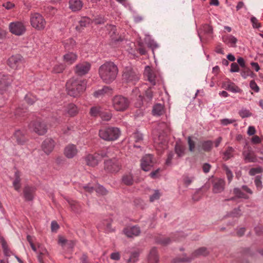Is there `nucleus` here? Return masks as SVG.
Masks as SVG:
<instances>
[{
    "mask_svg": "<svg viewBox=\"0 0 263 263\" xmlns=\"http://www.w3.org/2000/svg\"><path fill=\"white\" fill-rule=\"evenodd\" d=\"M65 66L63 64H59L55 65L53 69H52V72L55 73H59L61 72H62L63 70L65 69Z\"/></svg>",
    "mask_w": 263,
    "mask_h": 263,
    "instance_id": "nucleus-48",
    "label": "nucleus"
},
{
    "mask_svg": "<svg viewBox=\"0 0 263 263\" xmlns=\"http://www.w3.org/2000/svg\"><path fill=\"white\" fill-rule=\"evenodd\" d=\"M95 190L97 193L102 195H105L107 193V191L103 186L100 185L96 186Z\"/></svg>",
    "mask_w": 263,
    "mask_h": 263,
    "instance_id": "nucleus-53",
    "label": "nucleus"
},
{
    "mask_svg": "<svg viewBox=\"0 0 263 263\" xmlns=\"http://www.w3.org/2000/svg\"><path fill=\"white\" fill-rule=\"evenodd\" d=\"M226 89L233 92H239L241 91V89L232 82H229L228 84Z\"/></svg>",
    "mask_w": 263,
    "mask_h": 263,
    "instance_id": "nucleus-45",
    "label": "nucleus"
},
{
    "mask_svg": "<svg viewBox=\"0 0 263 263\" xmlns=\"http://www.w3.org/2000/svg\"><path fill=\"white\" fill-rule=\"evenodd\" d=\"M86 86L85 80L71 78L66 83L67 93L73 97H79L85 90Z\"/></svg>",
    "mask_w": 263,
    "mask_h": 263,
    "instance_id": "nucleus-2",
    "label": "nucleus"
},
{
    "mask_svg": "<svg viewBox=\"0 0 263 263\" xmlns=\"http://www.w3.org/2000/svg\"><path fill=\"white\" fill-rule=\"evenodd\" d=\"M28 126L31 131L40 136L45 135L47 132L46 123L40 119L31 121Z\"/></svg>",
    "mask_w": 263,
    "mask_h": 263,
    "instance_id": "nucleus-5",
    "label": "nucleus"
},
{
    "mask_svg": "<svg viewBox=\"0 0 263 263\" xmlns=\"http://www.w3.org/2000/svg\"><path fill=\"white\" fill-rule=\"evenodd\" d=\"M122 183L126 185H132L134 183L133 175L130 173L124 174L122 177Z\"/></svg>",
    "mask_w": 263,
    "mask_h": 263,
    "instance_id": "nucleus-31",
    "label": "nucleus"
},
{
    "mask_svg": "<svg viewBox=\"0 0 263 263\" xmlns=\"http://www.w3.org/2000/svg\"><path fill=\"white\" fill-rule=\"evenodd\" d=\"M14 137L15 138L17 143L21 145L24 144L27 140L24 133L20 130H16L15 132Z\"/></svg>",
    "mask_w": 263,
    "mask_h": 263,
    "instance_id": "nucleus-30",
    "label": "nucleus"
},
{
    "mask_svg": "<svg viewBox=\"0 0 263 263\" xmlns=\"http://www.w3.org/2000/svg\"><path fill=\"white\" fill-rule=\"evenodd\" d=\"M106 223V227L104 228L103 230L106 231L107 232H111L113 231L114 229L111 227V221L110 219H105L103 220V224Z\"/></svg>",
    "mask_w": 263,
    "mask_h": 263,
    "instance_id": "nucleus-52",
    "label": "nucleus"
},
{
    "mask_svg": "<svg viewBox=\"0 0 263 263\" xmlns=\"http://www.w3.org/2000/svg\"><path fill=\"white\" fill-rule=\"evenodd\" d=\"M213 143L211 140H207L200 142V146L205 152H209L211 150Z\"/></svg>",
    "mask_w": 263,
    "mask_h": 263,
    "instance_id": "nucleus-36",
    "label": "nucleus"
},
{
    "mask_svg": "<svg viewBox=\"0 0 263 263\" xmlns=\"http://www.w3.org/2000/svg\"><path fill=\"white\" fill-rule=\"evenodd\" d=\"M154 164V157L151 154L145 155L141 160V168L146 172L149 171Z\"/></svg>",
    "mask_w": 263,
    "mask_h": 263,
    "instance_id": "nucleus-12",
    "label": "nucleus"
},
{
    "mask_svg": "<svg viewBox=\"0 0 263 263\" xmlns=\"http://www.w3.org/2000/svg\"><path fill=\"white\" fill-rule=\"evenodd\" d=\"M54 145L55 142L53 139L47 138L43 141L42 147L44 152L48 155L53 149Z\"/></svg>",
    "mask_w": 263,
    "mask_h": 263,
    "instance_id": "nucleus-17",
    "label": "nucleus"
},
{
    "mask_svg": "<svg viewBox=\"0 0 263 263\" xmlns=\"http://www.w3.org/2000/svg\"><path fill=\"white\" fill-rule=\"evenodd\" d=\"M34 187L29 186H25L23 190V193L25 200L27 201H32L34 198Z\"/></svg>",
    "mask_w": 263,
    "mask_h": 263,
    "instance_id": "nucleus-24",
    "label": "nucleus"
},
{
    "mask_svg": "<svg viewBox=\"0 0 263 263\" xmlns=\"http://www.w3.org/2000/svg\"><path fill=\"white\" fill-rule=\"evenodd\" d=\"M99 135L100 137L108 141L117 140L120 135V130L117 127H109L100 129Z\"/></svg>",
    "mask_w": 263,
    "mask_h": 263,
    "instance_id": "nucleus-3",
    "label": "nucleus"
},
{
    "mask_svg": "<svg viewBox=\"0 0 263 263\" xmlns=\"http://www.w3.org/2000/svg\"><path fill=\"white\" fill-rule=\"evenodd\" d=\"M100 117L103 120L108 121L111 119L112 114L110 111H104L102 110Z\"/></svg>",
    "mask_w": 263,
    "mask_h": 263,
    "instance_id": "nucleus-49",
    "label": "nucleus"
},
{
    "mask_svg": "<svg viewBox=\"0 0 263 263\" xmlns=\"http://www.w3.org/2000/svg\"><path fill=\"white\" fill-rule=\"evenodd\" d=\"M139 257V253L137 252H134L132 253L130 258L128 260V263H135L136 262Z\"/></svg>",
    "mask_w": 263,
    "mask_h": 263,
    "instance_id": "nucleus-54",
    "label": "nucleus"
},
{
    "mask_svg": "<svg viewBox=\"0 0 263 263\" xmlns=\"http://www.w3.org/2000/svg\"><path fill=\"white\" fill-rule=\"evenodd\" d=\"M2 6L4 7H5L6 9L10 10L14 7L15 5L10 2H7L6 3H3Z\"/></svg>",
    "mask_w": 263,
    "mask_h": 263,
    "instance_id": "nucleus-64",
    "label": "nucleus"
},
{
    "mask_svg": "<svg viewBox=\"0 0 263 263\" xmlns=\"http://www.w3.org/2000/svg\"><path fill=\"white\" fill-rule=\"evenodd\" d=\"M21 173L18 171H16L14 173V180L13 181V186L15 190L17 192L20 191L21 187Z\"/></svg>",
    "mask_w": 263,
    "mask_h": 263,
    "instance_id": "nucleus-25",
    "label": "nucleus"
},
{
    "mask_svg": "<svg viewBox=\"0 0 263 263\" xmlns=\"http://www.w3.org/2000/svg\"><path fill=\"white\" fill-rule=\"evenodd\" d=\"M123 79L127 82L135 83L138 81L139 74L131 67H126L123 71Z\"/></svg>",
    "mask_w": 263,
    "mask_h": 263,
    "instance_id": "nucleus-9",
    "label": "nucleus"
},
{
    "mask_svg": "<svg viewBox=\"0 0 263 263\" xmlns=\"http://www.w3.org/2000/svg\"><path fill=\"white\" fill-rule=\"evenodd\" d=\"M91 65L87 62L80 63L76 65L74 72L78 76H83L88 73L90 70Z\"/></svg>",
    "mask_w": 263,
    "mask_h": 263,
    "instance_id": "nucleus-13",
    "label": "nucleus"
},
{
    "mask_svg": "<svg viewBox=\"0 0 263 263\" xmlns=\"http://www.w3.org/2000/svg\"><path fill=\"white\" fill-rule=\"evenodd\" d=\"M262 172V168L260 166H259L257 167L251 168L249 172V174L250 176H254L256 174L261 173Z\"/></svg>",
    "mask_w": 263,
    "mask_h": 263,
    "instance_id": "nucleus-51",
    "label": "nucleus"
},
{
    "mask_svg": "<svg viewBox=\"0 0 263 263\" xmlns=\"http://www.w3.org/2000/svg\"><path fill=\"white\" fill-rule=\"evenodd\" d=\"M171 239L168 237L161 238L157 240V242L162 245H167L171 242Z\"/></svg>",
    "mask_w": 263,
    "mask_h": 263,
    "instance_id": "nucleus-59",
    "label": "nucleus"
},
{
    "mask_svg": "<svg viewBox=\"0 0 263 263\" xmlns=\"http://www.w3.org/2000/svg\"><path fill=\"white\" fill-rule=\"evenodd\" d=\"M112 158L105 160L104 162V170L108 173H117L121 168V163L119 159L112 157Z\"/></svg>",
    "mask_w": 263,
    "mask_h": 263,
    "instance_id": "nucleus-6",
    "label": "nucleus"
},
{
    "mask_svg": "<svg viewBox=\"0 0 263 263\" xmlns=\"http://www.w3.org/2000/svg\"><path fill=\"white\" fill-rule=\"evenodd\" d=\"M118 73V68L112 62H106L99 68V76L102 81L106 84L113 82Z\"/></svg>",
    "mask_w": 263,
    "mask_h": 263,
    "instance_id": "nucleus-1",
    "label": "nucleus"
},
{
    "mask_svg": "<svg viewBox=\"0 0 263 263\" xmlns=\"http://www.w3.org/2000/svg\"><path fill=\"white\" fill-rule=\"evenodd\" d=\"M68 202L72 211L76 213H79L81 211V206L78 202L75 201L70 200H68Z\"/></svg>",
    "mask_w": 263,
    "mask_h": 263,
    "instance_id": "nucleus-44",
    "label": "nucleus"
},
{
    "mask_svg": "<svg viewBox=\"0 0 263 263\" xmlns=\"http://www.w3.org/2000/svg\"><path fill=\"white\" fill-rule=\"evenodd\" d=\"M25 100L28 104L31 105L36 100V99L34 96L28 94L25 96Z\"/></svg>",
    "mask_w": 263,
    "mask_h": 263,
    "instance_id": "nucleus-55",
    "label": "nucleus"
},
{
    "mask_svg": "<svg viewBox=\"0 0 263 263\" xmlns=\"http://www.w3.org/2000/svg\"><path fill=\"white\" fill-rule=\"evenodd\" d=\"M109 90H110L109 87L104 86L103 88L94 92L93 95L95 97L98 98L103 95L104 93H107Z\"/></svg>",
    "mask_w": 263,
    "mask_h": 263,
    "instance_id": "nucleus-47",
    "label": "nucleus"
},
{
    "mask_svg": "<svg viewBox=\"0 0 263 263\" xmlns=\"http://www.w3.org/2000/svg\"><path fill=\"white\" fill-rule=\"evenodd\" d=\"M175 151L178 157H181L184 155L185 147L180 144L176 143L175 146Z\"/></svg>",
    "mask_w": 263,
    "mask_h": 263,
    "instance_id": "nucleus-39",
    "label": "nucleus"
},
{
    "mask_svg": "<svg viewBox=\"0 0 263 263\" xmlns=\"http://www.w3.org/2000/svg\"><path fill=\"white\" fill-rule=\"evenodd\" d=\"M133 138H134L136 143L140 142L143 140V135L139 132L134 133L133 134Z\"/></svg>",
    "mask_w": 263,
    "mask_h": 263,
    "instance_id": "nucleus-50",
    "label": "nucleus"
},
{
    "mask_svg": "<svg viewBox=\"0 0 263 263\" xmlns=\"http://www.w3.org/2000/svg\"><path fill=\"white\" fill-rule=\"evenodd\" d=\"M10 32L16 35L20 36L24 34L26 29L24 24L22 22H13L9 25Z\"/></svg>",
    "mask_w": 263,
    "mask_h": 263,
    "instance_id": "nucleus-8",
    "label": "nucleus"
},
{
    "mask_svg": "<svg viewBox=\"0 0 263 263\" xmlns=\"http://www.w3.org/2000/svg\"><path fill=\"white\" fill-rule=\"evenodd\" d=\"M209 254V252L207 249L205 247H201L196 250H195L191 255V257L193 258V260L196 257L200 256H206Z\"/></svg>",
    "mask_w": 263,
    "mask_h": 263,
    "instance_id": "nucleus-29",
    "label": "nucleus"
},
{
    "mask_svg": "<svg viewBox=\"0 0 263 263\" xmlns=\"http://www.w3.org/2000/svg\"><path fill=\"white\" fill-rule=\"evenodd\" d=\"M107 27V29L110 30L109 33L112 42L116 43L122 41V39L120 36L118 37L116 34V27L115 26L108 25Z\"/></svg>",
    "mask_w": 263,
    "mask_h": 263,
    "instance_id": "nucleus-27",
    "label": "nucleus"
},
{
    "mask_svg": "<svg viewBox=\"0 0 263 263\" xmlns=\"http://www.w3.org/2000/svg\"><path fill=\"white\" fill-rule=\"evenodd\" d=\"M234 152V149L231 146H228L226 150V151L223 153V159L225 160H228L230 158L233 157V152Z\"/></svg>",
    "mask_w": 263,
    "mask_h": 263,
    "instance_id": "nucleus-41",
    "label": "nucleus"
},
{
    "mask_svg": "<svg viewBox=\"0 0 263 263\" xmlns=\"http://www.w3.org/2000/svg\"><path fill=\"white\" fill-rule=\"evenodd\" d=\"M96 153L86 155L84 158L86 164L92 167L97 165L100 161Z\"/></svg>",
    "mask_w": 263,
    "mask_h": 263,
    "instance_id": "nucleus-20",
    "label": "nucleus"
},
{
    "mask_svg": "<svg viewBox=\"0 0 263 263\" xmlns=\"http://www.w3.org/2000/svg\"><path fill=\"white\" fill-rule=\"evenodd\" d=\"M1 242L2 243V247L3 249L4 255L6 256H10L12 253L9 249L6 241L3 237L1 238Z\"/></svg>",
    "mask_w": 263,
    "mask_h": 263,
    "instance_id": "nucleus-35",
    "label": "nucleus"
},
{
    "mask_svg": "<svg viewBox=\"0 0 263 263\" xmlns=\"http://www.w3.org/2000/svg\"><path fill=\"white\" fill-rule=\"evenodd\" d=\"M240 74L244 79H246L248 77L250 76L251 78H254L255 74L250 70L248 67H245L242 68Z\"/></svg>",
    "mask_w": 263,
    "mask_h": 263,
    "instance_id": "nucleus-37",
    "label": "nucleus"
},
{
    "mask_svg": "<svg viewBox=\"0 0 263 263\" xmlns=\"http://www.w3.org/2000/svg\"><path fill=\"white\" fill-rule=\"evenodd\" d=\"M225 181L222 179H216L213 181V192L214 193H219L224 189Z\"/></svg>",
    "mask_w": 263,
    "mask_h": 263,
    "instance_id": "nucleus-15",
    "label": "nucleus"
},
{
    "mask_svg": "<svg viewBox=\"0 0 263 263\" xmlns=\"http://www.w3.org/2000/svg\"><path fill=\"white\" fill-rule=\"evenodd\" d=\"M124 234L128 237H134L139 235L141 233L140 228L137 226L128 227L124 229Z\"/></svg>",
    "mask_w": 263,
    "mask_h": 263,
    "instance_id": "nucleus-16",
    "label": "nucleus"
},
{
    "mask_svg": "<svg viewBox=\"0 0 263 263\" xmlns=\"http://www.w3.org/2000/svg\"><path fill=\"white\" fill-rule=\"evenodd\" d=\"M239 115L242 118L250 117L252 114L247 109H242L239 111Z\"/></svg>",
    "mask_w": 263,
    "mask_h": 263,
    "instance_id": "nucleus-56",
    "label": "nucleus"
},
{
    "mask_svg": "<svg viewBox=\"0 0 263 263\" xmlns=\"http://www.w3.org/2000/svg\"><path fill=\"white\" fill-rule=\"evenodd\" d=\"M102 108L99 106L92 107L89 111V114L91 117H97L99 116L100 117Z\"/></svg>",
    "mask_w": 263,
    "mask_h": 263,
    "instance_id": "nucleus-40",
    "label": "nucleus"
},
{
    "mask_svg": "<svg viewBox=\"0 0 263 263\" xmlns=\"http://www.w3.org/2000/svg\"><path fill=\"white\" fill-rule=\"evenodd\" d=\"M242 155L246 162H254L257 160L254 153L250 147H248L247 149L243 151Z\"/></svg>",
    "mask_w": 263,
    "mask_h": 263,
    "instance_id": "nucleus-19",
    "label": "nucleus"
},
{
    "mask_svg": "<svg viewBox=\"0 0 263 263\" xmlns=\"http://www.w3.org/2000/svg\"><path fill=\"white\" fill-rule=\"evenodd\" d=\"M250 87L252 90H254L256 92H258L259 91V87L257 85L254 80H251L250 81Z\"/></svg>",
    "mask_w": 263,
    "mask_h": 263,
    "instance_id": "nucleus-57",
    "label": "nucleus"
},
{
    "mask_svg": "<svg viewBox=\"0 0 263 263\" xmlns=\"http://www.w3.org/2000/svg\"><path fill=\"white\" fill-rule=\"evenodd\" d=\"M222 41L226 44H230L231 47H235L237 39L232 35H227L222 36Z\"/></svg>",
    "mask_w": 263,
    "mask_h": 263,
    "instance_id": "nucleus-28",
    "label": "nucleus"
},
{
    "mask_svg": "<svg viewBox=\"0 0 263 263\" xmlns=\"http://www.w3.org/2000/svg\"><path fill=\"white\" fill-rule=\"evenodd\" d=\"M69 5L72 11H78L82 9L83 3L81 0H70Z\"/></svg>",
    "mask_w": 263,
    "mask_h": 263,
    "instance_id": "nucleus-26",
    "label": "nucleus"
},
{
    "mask_svg": "<svg viewBox=\"0 0 263 263\" xmlns=\"http://www.w3.org/2000/svg\"><path fill=\"white\" fill-rule=\"evenodd\" d=\"M160 194L158 190H156L154 193L151 195L149 197V200L151 202H153L155 200H157L160 198Z\"/></svg>",
    "mask_w": 263,
    "mask_h": 263,
    "instance_id": "nucleus-60",
    "label": "nucleus"
},
{
    "mask_svg": "<svg viewBox=\"0 0 263 263\" xmlns=\"http://www.w3.org/2000/svg\"><path fill=\"white\" fill-rule=\"evenodd\" d=\"M187 142L189 146V151L191 152H194L195 147V144L194 141L192 140L191 137H188Z\"/></svg>",
    "mask_w": 263,
    "mask_h": 263,
    "instance_id": "nucleus-58",
    "label": "nucleus"
},
{
    "mask_svg": "<svg viewBox=\"0 0 263 263\" xmlns=\"http://www.w3.org/2000/svg\"><path fill=\"white\" fill-rule=\"evenodd\" d=\"M31 26L36 29L41 30L45 28L46 21L43 16L38 13L32 14L30 17Z\"/></svg>",
    "mask_w": 263,
    "mask_h": 263,
    "instance_id": "nucleus-7",
    "label": "nucleus"
},
{
    "mask_svg": "<svg viewBox=\"0 0 263 263\" xmlns=\"http://www.w3.org/2000/svg\"><path fill=\"white\" fill-rule=\"evenodd\" d=\"M77 59V55L73 52H69L64 55V60L69 64H71Z\"/></svg>",
    "mask_w": 263,
    "mask_h": 263,
    "instance_id": "nucleus-32",
    "label": "nucleus"
},
{
    "mask_svg": "<svg viewBox=\"0 0 263 263\" xmlns=\"http://www.w3.org/2000/svg\"><path fill=\"white\" fill-rule=\"evenodd\" d=\"M262 178V175H257L254 178V183L258 191H261L263 187Z\"/></svg>",
    "mask_w": 263,
    "mask_h": 263,
    "instance_id": "nucleus-43",
    "label": "nucleus"
},
{
    "mask_svg": "<svg viewBox=\"0 0 263 263\" xmlns=\"http://www.w3.org/2000/svg\"><path fill=\"white\" fill-rule=\"evenodd\" d=\"M193 260V258L186 257L185 254L183 255L182 257H177L172 260L173 263L189 262Z\"/></svg>",
    "mask_w": 263,
    "mask_h": 263,
    "instance_id": "nucleus-34",
    "label": "nucleus"
},
{
    "mask_svg": "<svg viewBox=\"0 0 263 263\" xmlns=\"http://www.w3.org/2000/svg\"><path fill=\"white\" fill-rule=\"evenodd\" d=\"M144 74L146 76L148 81L153 85L156 84V72L151 69L149 66H146L145 69Z\"/></svg>",
    "mask_w": 263,
    "mask_h": 263,
    "instance_id": "nucleus-23",
    "label": "nucleus"
},
{
    "mask_svg": "<svg viewBox=\"0 0 263 263\" xmlns=\"http://www.w3.org/2000/svg\"><path fill=\"white\" fill-rule=\"evenodd\" d=\"M233 194L237 198H243L245 199H249V197L245 193L242 192L240 188L235 187L233 189Z\"/></svg>",
    "mask_w": 263,
    "mask_h": 263,
    "instance_id": "nucleus-38",
    "label": "nucleus"
},
{
    "mask_svg": "<svg viewBox=\"0 0 263 263\" xmlns=\"http://www.w3.org/2000/svg\"><path fill=\"white\" fill-rule=\"evenodd\" d=\"M159 257L156 247H153L149 251L147 256L148 263H158Z\"/></svg>",
    "mask_w": 263,
    "mask_h": 263,
    "instance_id": "nucleus-22",
    "label": "nucleus"
},
{
    "mask_svg": "<svg viewBox=\"0 0 263 263\" xmlns=\"http://www.w3.org/2000/svg\"><path fill=\"white\" fill-rule=\"evenodd\" d=\"M239 71V68L236 63H233L231 65L230 72H236Z\"/></svg>",
    "mask_w": 263,
    "mask_h": 263,
    "instance_id": "nucleus-63",
    "label": "nucleus"
},
{
    "mask_svg": "<svg viewBox=\"0 0 263 263\" xmlns=\"http://www.w3.org/2000/svg\"><path fill=\"white\" fill-rule=\"evenodd\" d=\"M66 112L70 117L76 116L78 112L77 107L74 104H68L66 107Z\"/></svg>",
    "mask_w": 263,
    "mask_h": 263,
    "instance_id": "nucleus-33",
    "label": "nucleus"
},
{
    "mask_svg": "<svg viewBox=\"0 0 263 263\" xmlns=\"http://www.w3.org/2000/svg\"><path fill=\"white\" fill-rule=\"evenodd\" d=\"M25 61L20 54H16L10 57L8 61V65L13 69H16L24 66Z\"/></svg>",
    "mask_w": 263,
    "mask_h": 263,
    "instance_id": "nucleus-11",
    "label": "nucleus"
},
{
    "mask_svg": "<svg viewBox=\"0 0 263 263\" xmlns=\"http://www.w3.org/2000/svg\"><path fill=\"white\" fill-rule=\"evenodd\" d=\"M115 149L112 147H109L103 148L97 153H96L97 155L99 156L98 158L99 159V161H101V160L104 158L107 157H114V150Z\"/></svg>",
    "mask_w": 263,
    "mask_h": 263,
    "instance_id": "nucleus-14",
    "label": "nucleus"
},
{
    "mask_svg": "<svg viewBox=\"0 0 263 263\" xmlns=\"http://www.w3.org/2000/svg\"><path fill=\"white\" fill-rule=\"evenodd\" d=\"M112 106L118 111H124L129 107L130 101L129 99L122 95H116L112 100Z\"/></svg>",
    "mask_w": 263,
    "mask_h": 263,
    "instance_id": "nucleus-4",
    "label": "nucleus"
},
{
    "mask_svg": "<svg viewBox=\"0 0 263 263\" xmlns=\"http://www.w3.org/2000/svg\"><path fill=\"white\" fill-rule=\"evenodd\" d=\"M78 149L74 144H68L65 147L64 154L68 158H73L77 154Z\"/></svg>",
    "mask_w": 263,
    "mask_h": 263,
    "instance_id": "nucleus-21",
    "label": "nucleus"
},
{
    "mask_svg": "<svg viewBox=\"0 0 263 263\" xmlns=\"http://www.w3.org/2000/svg\"><path fill=\"white\" fill-rule=\"evenodd\" d=\"M201 31L203 32L204 34H206L209 36L211 35L213 33V28L212 26L208 24L203 25L201 28Z\"/></svg>",
    "mask_w": 263,
    "mask_h": 263,
    "instance_id": "nucleus-46",
    "label": "nucleus"
},
{
    "mask_svg": "<svg viewBox=\"0 0 263 263\" xmlns=\"http://www.w3.org/2000/svg\"><path fill=\"white\" fill-rule=\"evenodd\" d=\"M12 81L11 77L10 75H6L4 73H0V89L5 90L10 85Z\"/></svg>",
    "mask_w": 263,
    "mask_h": 263,
    "instance_id": "nucleus-18",
    "label": "nucleus"
},
{
    "mask_svg": "<svg viewBox=\"0 0 263 263\" xmlns=\"http://www.w3.org/2000/svg\"><path fill=\"white\" fill-rule=\"evenodd\" d=\"M251 22L252 23L253 28H258L260 27V24L258 22V20L255 17H251Z\"/></svg>",
    "mask_w": 263,
    "mask_h": 263,
    "instance_id": "nucleus-61",
    "label": "nucleus"
},
{
    "mask_svg": "<svg viewBox=\"0 0 263 263\" xmlns=\"http://www.w3.org/2000/svg\"><path fill=\"white\" fill-rule=\"evenodd\" d=\"M236 122L235 119H223L220 120V123L223 125H227L229 124H232Z\"/></svg>",
    "mask_w": 263,
    "mask_h": 263,
    "instance_id": "nucleus-62",
    "label": "nucleus"
},
{
    "mask_svg": "<svg viewBox=\"0 0 263 263\" xmlns=\"http://www.w3.org/2000/svg\"><path fill=\"white\" fill-rule=\"evenodd\" d=\"M153 113L154 115H161L163 113V106L161 104H156L153 107Z\"/></svg>",
    "mask_w": 263,
    "mask_h": 263,
    "instance_id": "nucleus-42",
    "label": "nucleus"
},
{
    "mask_svg": "<svg viewBox=\"0 0 263 263\" xmlns=\"http://www.w3.org/2000/svg\"><path fill=\"white\" fill-rule=\"evenodd\" d=\"M161 126H165L166 129L164 132V134L162 135H159L158 138H155L154 141L156 144H158L159 146L162 148L165 149L167 146V140L165 138L166 136L171 132V128L167 124L164 122H162Z\"/></svg>",
    "mask_w": 263,
    "mask_h": 263,
    "instance_id": "nucleus-10",
    "label": "nucleus"
}]
</instances>
